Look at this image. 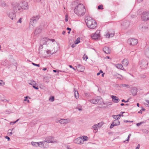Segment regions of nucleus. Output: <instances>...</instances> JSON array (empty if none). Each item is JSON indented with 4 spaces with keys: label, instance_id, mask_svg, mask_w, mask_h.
<instances>
[{
    "label": "nucleus",
    "instance_id": "nucleus-1",
    "mask_svg": "<svg viewBox=\"0 0 149 149\" xmlns=\"http://www.w3.org/2000/svg\"><path fill=\"white\" fill-rule=\"evenodd\" d=\"M86 9L84 5L81 3L77 6L74 9V13L79 16H82L85 13Z\"/></svg>",
    "mask_w": 149,
    "mask_h": 149
},
{
    "label": "nucleus",
    "instance_id": "nucleus-2",
    "mask_svg": "<svg viewBox=\"0 0 149 149\" xmlns=\"http://www.w3.org/2000/svg\"><path fill=\"white\" fill-rule=\"evenodd\" d=\"M87 26L91 29H95L97 26L96 22L91 17H89L85 21Z\"/></svg>",
    "mask_w": 149,
    "mask_h": 149
},
{
    "label": "nucleus",
    "instance_id": "nucleus-3",
    "mask_svg": "<svg viewBox=\"0 0 149 149\" xmlns=\"http://www.w3.org/2000/svg\"><path fill=\"white\" fill-rule=\"evenodd\" d=\"M39 15L36 16H33L30 19L29 26H32L33 28L34 26V25L36 23L37 21L40 18Z\"/></svg>",
    "mask_w": 149,
    "mask_h": 149
},
{
    "label": "nucleus",
    "instance_id": "nucleus-4",
    "mask_svg": "<svg viewBox=\"0 0 149 149\" xmlns=\"http://www.w3.org/2000/svg\"><path fill=\"white\" fill-rule=\"evenodd\" d=\"M141 19L143 21H146L149 20V11L146 10L143 12L142 14Z\"/></svg>",
    "mask_w": 149,
    "mask_h": 149
},
{
    "label": "nucleus",
    "instance_id": "nucleus-5",
    "mask_svg": "<svg viewBox=\"0 0 149 149\" xmlns=\"http://www.w3.org/2000/svg\"><path fill=\"white\" fill-rule=\"evenodd\" d=\"M44 29V25L41 24V25L37 27L35 30L34 33L35 35H37L40 33Z\"/></svg>",
    "mask_w": 149,
    "mask_h": 149
},
{
    "label": "nucleus",
    "instance_id": "nucleus-6",
    "mask_svg": "<svg viewBox=\"0 0 149 149\" xmlns=\"http://www.w3.org/2000/svg\"><path fill=\"white\" fill-rule=\"evenodd\" d=\"M148 64V63L147 60L144 59L141 60L139 62L140 66L142 68L147 67Z\"/></svg>",
    "mask_w": 149,
    "mask_h": 149
},
{
    "label": "nucleus",
    "instance_id": "nucleus-7",
    "mask_svg": "<svg viewBox=\"0 0 149 149\" xmlns=\"http://www.w3.org/2000/svg\"><path fill=\"white\" fill-rule=\"evenodd\" d=\"M21 8L27 10L29 8V6L28 3L25 1H22L20 3Z\"/></svg>",
    "mask_w": 149,
    "mask_h": 149
},
{
    "label": "nucleus",
    "instance_id": "nucleus-8",
    "mask_svg": "<svg viewBox=\"0 0 149 149\" xmlns=\"http://www.w3.org/2000/svg\"><path fill=\"white\" fill-rule=\"evenodd\" d=\"M91 103L94 104H100L101 103V100L99 97H97L95 99H93L91 101Z\"/></svg>",
    "mask_w": 149,
    "mask_h": 149
},
{
    "label": "nucleus",
    "instance_id": "nucleus-9",
    "mask_svg": "<svg viewBox=\"0 0 149 149\" xmlns=\"http://www.w3.org/2000/svg\"><path fill=\"white\" fill-rule=\"evenodd\" d=\"M128 42L130 45H135L137 44L138 40L133 38L129 39L128 40Z\"/></svg>",
    "mask_w": 149,
    "mask_h": 149
},
{
    "label": "nucleus",
    "instance_id": "nucleus-10",
    "mask_svg": "<svg viewBox=\"0 0 149 149\" xmlns=\"http://www.w3.org/2000/svg\"><path fill=\"white\" fill-rule=\"evenodd\" d=\"M119 119H116V120H113L112 123L110 125V128L111 129H112L113 128L114 126H116L119 125H120V123L119 120H118Z\"/></svg>",
    "mask_w": 149,
    "mask_h": 149
},
{
    "label": "nucleus",
    "instance_id": "nucleus-11",
    "mask_svg": "<svg viewBox=\"0 0 149 149\" xmlns=\"http://www.w3.org/2000/svg\"><path fill=\"white\" fill-rule=\"evenodd\" d=\"M130 22L129 21L125 20L121 24V26L123 29H125L127 28L129 26Z\"/></svg>",
    "mask_w": 149,
    "mask_h": 149
},
{
    "label": "nucleus",
    "instance_id": "nucleus-12",
    "mask_svg": "<svg viewBox=\"0 0 149 149\" xmlns=\"http://www.w3.org/2000/svg\"><path fill=\"white\" fill-rule=\"evenodd\" d=\"M100 31L97 30L95 33L93 35H91V38L93 39L96 40L98 39L100 37Z\"/></svg>",
    "mask_w": 149,
    "mask_h": 149
},
{
    "label": "nucleus",
    "instance_id": "nucleus-13",
    "mask_svg": "<svg viewBox=\"0 0 149 149\" xmlns=\"http://www.w3.org/2000/svg\"><path fill=\"white\" fill-rule=\"evenodd\" d=\"M13 10L15 12L17 11L18 10H20L21 8V7L19 3H16L13 8Z\"/></svg>",
    "mask_w": 149,
    "mask_h": 149
},
{
    "label": "nucleus",
    "instance_id": "nucleus-14",
    "mask_svg": "<svg viewBox=\"0 0 149 149\" xmlns=\"http://www.w3.org/2000/svg\"><path fill=\"white\" fill-rule=\"evenodd\" d=\"M74 143L77 144H82L84 140L81 137H79L76 139L74 141Z\"/></svg>",
    "mask_w": 149,
    "mask_h": 149
},
{
    "label": "nucleus",
    "instance_id": "nucleus-15",
    "mask_svg": "<svg viewBox=\"0 0 149 149\" xmlns=\"http://www.w3.org/2000/svg\"><path fill=\"white\" fill-rule=\"evenodd\" d=\"M70 121L69 119H61L58 121V122L62 124H66Z\"/></svg>",
    "mask_w": 149,
    "mask_h": 149
},
{
    "label": "nucleus",
    "instance_id": "nucleus-16",
    "mask_svg": "<svg viewBox=\"0 0 149 149\" xmlns=\"http://www.w3.org/2000/svg\"><path fill=\"white\" fill-rule=\"evenodd\" d=\"M111 97L113 101L115 103H117L120 101V100L116 96L113 95L111 96Z\"/></svg>",
    "mask_w": 149,
    "mask_h": 149
},
{
    "label": "nucleus",
    "instance_id": "nucleus-17",
    "mask_svg": "<svg viewBox=\"0 0 149 149\" xmlns=\"http://www.w3.org/2000/svg\"><path fill=\"white\" fill-rule=\"evenodd\" d=\"M45 141L48 143H54V138L51 136H49L46 139Z\"/></svg>",
    "mask_w": 149,
    "mask_h": 149
},
{
    "label": "nucleus",
    "instance_id": "nucleus-18",
    "mask_svg": "<svg viewBox=\"0 0 149 149\" xmlns=\"http://www.w3.org/2000/svg\"><path fill=\"white\" fill-rule=\"evenodd\" d=\"M103 51L106 54H108L110 53V50L108 47H104L103 49Z\"/></svg>",
    "mask_w": 149,
    "mask_h": 149
},
{
    "label": "nucleus",
    "instance_id": "nucleus-19",
    "mask_svg": "<svg viewBox=\"0 0 149 149\" xmlns=\"http://www.w3.org/2000/svg\"><path fill=\"white\" fill-rule=\"evenodd\" d=\"M122 63L124 66H127L129 62L127 59H124L122 61Z\"/></svg>",
    "mask_w": 149,
    "mask_h": 149
},
{
    "label": "nucleus",
    "instance_id": "nucleus-20",
    "mask_svg": "<svg viewBox=\"0 0 149 149\" xmlns=\"http://www.w3.org/2000/svg\"><path fill=\"white\" fill-rule=\"evenodd\" d=\"M115 66L119 69L123 70H124V68H123V66L121 64H115Z\"/></svg>",
    "mask_w": 149,
    "mask_h": 149
},
{
    "label": "nucleus",
    "instance_id": "nucleus-21",
    "mask_svg": "<svg viewBox=\"0 0 149 149\" xmlns=\"http://www.w3.org/2000/svg\"><path fill=\"white\" fill-rule=\"evenodd\" d=\"M8 16L11 19L13 20V18L15 17V14L14 13L12 12L9 13L8 15Z\"/></svg>",
    "mask_w": 149,
    "mask_h": 149
},
{
    "label": "nucleus",
    "instance_id": "nucleus-22",
    "mask_svg": "<svg viewBox=\"0 0 149 149\" xmlns=\"http://www.w3.org/2000/svg\"><path fill=\"white\" fill-rule=\"evenodd\" d=\"M140 27H141V28L140 29H142V31H145L148 28V25H147V26H142V25H140Z\"/></svg>",
    "mask_w": 149,
    "mask_h": 149
},
{
    "label": "nucleus",
    "instance_id": "nucleus-23",
    "mask_svg": "<svg viewBox=\"0 0 149 149\" xmlns=\"http://www.w3.org/2000/svg\"><path fill=\"white\" fill-rule=\"evenodd\" d=\"M119 87L120 88H122L123 87H125L127 88H130V86L128 84H122L120 85Z\"/></svg>",
    "mask_w": 149,
    "mask_h": 149
},
{
    "label": "nucleus",
    "instance_id": "nucleus-24",
    "mask_svg": "<svg viewBox=\"0 0 149 149\" xmlns=\"http://www.w3.org/2000/svg\"><path fill=\"white\" fill-rule=\"evenodd\" d=\"M28 83L30 85H32V86L36 84V82L33 80H31L29 81Z\"/></svg>",
    "mask_w": 149,
    "mask_h": 149
},
{
    "label": "nucleus",
    "instance_id": "nucleus-25",
    "mask_svg": "<svg viewBox=\"0 0 149 149\" xmlns=\"http://www.w3.org/2000/svg\"><path fill=\"white\" fill-rule=\"evenodd\" d=\"M145 54L147 57L149 58V47L146 50Z\"/></svg>",
    "mask_w": 149,
    "mask_h": 149
},
{
    "label": "nucleus",
    "instance_id": "nucleus-26",
    "mask_svg": "<svg viewBox=\"0 0 149 149\" xmlns=\"http://www.w3.org/2000/svg\"><path fill=\"white\" fill-rule=\"evenodd\" d=\"M81 66L80 65H79L77 67V70L79 72H82L83 71L81 69Z\"/></svg>",
    "mask_w": 149,
    "mask_h": 149
},
{
    "label": "nucleus",
    "instance_id": "nucleus-27",
    "mask_svg": "<svg viewBox=\"0 0 149 149\" xmlns=\"http://www.w3.org/2000/svg\"><path fill=\"white\" fill-rule=\"evenodd\" d=\"M38 146H39L41 148L44 147L43 142H38Z\"/></svg>",
    "mask_w": 149,
    "mask_h": 149
},
{
    "label": "nucleus",
    "instance_id": "nucleus-28",
    "mask_svg": "<svg viewBox=\"0 0 149 149\" xmlns=\"http://www.w3.org/2000/svg\"><path fill=\"white\" fill-rule=\"evenodd\" d=\"M92 127L93 129H94V130H95V131H97L98 130L97 128L99 127H98V125L96 124L93 126Z\"/></svg>",
    "mask_w": 149,
    "mask_h": 149
},
{
    "label": "nucleus",
    "instance_id": "nucleus-29",
    "mask_svg": "<svg viewBox=\"0 0 149 149\" xmlns=\"http://www.w3.org/2000/svg\"><path fill=\"white\" fill-rule=\"evenodd\" d=\"M83 138H82L83 140H84V141H88V137L86 136H82Z\"/></svg>",
    "mask_w": 149,
    "mask_h": 149
},
{
    "label": "nucleus",
    "instance_id": "nucleus-30",
    "mask_svg": "<svg viewBox=\"0 0 149 149\" xmlns=\"http://www.w3.org/2000/svg\"><path fill=\"white\" fill-rule=\"evenodd\" d=\"M38 142H35L32 141L31 142V144L33 146H35L36 147L38 146Z\"/></svg>",
    "mask_w": 149,
    "mask_h": 149
},
{
    "label": "nucleus",
    "instance_id": "nucleus-31",
    "mask_svg": "<svg viewBox=\"0 0 149 149\" xmlns=\"http://www.w3.org/2000/svg\"><path fill=\"white\" fill-rule=\"evenodd\" d=\"M80 38H78L74 42L75 44H77L80 42Z\"/></svg>",
    "mask_w": 149,
    "mask_h": 149
},
{
    "label": "nucleus",
    "instance_id": "nucleus-32",
    "mask_svg": "<svg viewBox=\"0 0 149 149\" xmlns=\"http://www.w3.org/2000/svg\"><path fill=\"white\" fill-rule=\"evenodd\" d=\"M97 8L99 10H102L103 9V6L102 5H101L98 6Z\"/></svg>",
    "mask_w": 149,
    "mask_h": 149
},
{
    "label": "nucleus",
    "instance_id": "nucleus-33",
    "mask_svg": "<svg viewBox=\"0 0 149 149\" xmlns=\"http://www.w3.org/2000/svg\"><path fill=\"white\" fill-rule=\"evenodd\" d=\"M54 100V96H51L49 99V100L52 102Z\"/></svg>",
    "mask_w": 149,
    "mask_h": 149
},
{
    "label": "nucleus",
    "instance_id": "nucleus-34",
    "mask_svg": "<svg viewBox=\"0 0 149 149\" xmlns=\"http://www.w3.org/2000/svg\"><path fill=\"white\" fill-rule=\"evenodd\" d=\"M85 58H86V59H87L88 58V56H86V54H84V55L83 56V59L84 60H85Z\"/></svg>",
    "mask_w": 149,
    "mask_h": 149
},
{
    "label": "nucleus",
    "instance_id": "nucleus-35",
    "mask_svg": "<svg viewBox=\"0 0 149 149\" xmlns=\"http://www.w3.org/2000/svg\"><path fill=\"white\" fill-rule=\"evenodd\" d=\"M77 94L76 95V93H75L74 95H75V98L76 99H77L79 97V94H78V92L77 91Z\"/></svg>",
    "mask_w": 149,
    "mask_h": 149
},
{
    "label": "nucleus",
    "instance_id": "nucleus-36",
    "mask_svg": "<svg viewBox=\"0 0 149 149\" xmlns=\"http://www.w3.org/2000/svg\"><path fill=\"white\" fill-rule=\"evenodd\" d=\"M141 10H138L137 12V14L138 15H140L141 14H142V13H141Z\"/></svg>",
    "mask_w": 149,
    "mask_h": 149
},
{
    "label": "nucleus",
    "instance_id": "nucleus-37",
    "mask_svg": "<svg viewBox=\"0 0 149 149\" xmlns=\"http://www.w3.org/2000/svg\"><path fill=\"white\" fill-rule=\"evenodd\" d=\"M96 125H98V127H101L102 125V123H98Z\"/></svg>",
    "mask_w": 149,
    "mask_h": 149
},
{
    "label": "nucleus",
    "instance_id": "nucleus-38",
    "mask_svg": "<svg viewBox=\"0 0 149 149\" xmlns=\"http://www.w3.org/2000/svg\"><path fill=\"white\" fill-rule=\"evenodd\" d=\"M117 116H118V117L117 118V119H120V116H123V114H118L117 115Z\"/></svg>",
    "mask_w": 149,
    "mask_h": 149
},
{
    "label": "nucleus",
    "instance_id": "nucleus-39",
    "mask_svg": "<svg viewBox=\"0 0 149 149\" xmlns=\"http://www.w3.org/2000/svg\"><path fill=\"white\" fill-rule=\"evenodd\" d=\"M105 36L107 38H109L110 37V36L109 34V33H107L105 35Z\"/></svg>",
    "mask_w": 149,
    "mask_h": 149
},
{
    "label": "nucleus",
    "instance_id": "nucleus-40",
    "mask_svg": "<svg viewBox=\"0 0 149 149\" xmlns=\"http://www.w3.org/2000/svg\"><path fill=\"white\" fill-rule=\"evenodd\" d=\"M32 64L33 65H34V66H38V67H39L40 66V65L39 64H36V63H32Z\"/></svg>",
    "mask_w": 149,
    "mask_h": 149
},
{
    "label": "nucleus",
    "instance_id": "nucleus-41",
    "mask_svg": "<svg viewBox=\"0 0 149 149\" xmlns=\"http://www.w3.org/2000/svg\"><path fill=\"white\" fill-rule=\"evenodd\" d=\"M109 34L110 36V37H112L114 35V33H109Z\"/></svg>",
    "mask_w": 149,
    "mask_h": 149
},
{
    "label": "nucleus",
    "instance_id": "nucleus-42",
    "mask_svg": "<svg viewBox=\"0 0 149 149\" xmlns=\"http://www.w3.org/2000/svg\"><path fill=\"white\" fill-rule=\"evenodd\" d=\"M124 122L125 123H127V122H132L133 121H130V120H124Z\"/></svg>",
    "mask_w": 149,
    "mask_h": 149
},
{
    "label": "nucleus",
    "instance_id": "nucleus-43",
    "mask_svg": "<svg viewBox=\"0 0 149 149\" xmlns=\"http://www.w3.org/2000/svg\"><path fill=\"white\" fill-rule=\"evenodd\" d=\"M112 117H113V118H114V119H115V120H116V119L117 118H118V116H117V115H113Z\"/></svg>",
    "mask_w": 149,
    "mask_h": 149
},
{
    "label": "nucleus",
    "instance_id": "nucleus-44",
    "mask_svg": "<svg viewBox=\"0 0 149 149\" xmlns=\"http://www.w3.org/2000/svg\"><path fill=\"white\" fill-rule=\"evenodd\" d=\"M134 91V93H132V94H133V95H136V93H137V91H136L135 90H133L132 91Z\"/></svg>",
    "mask_w": 149,
    "mask_h": 149
},
{
    "label": "nucleus",
    "instance_id": "nucleus-45",
    "mask_svg": "<svg viewBox=\"0 0 149 149\" xmlns=\"http://www.w3.org/2000/svg\"><path fill=\"white\" fill-rule=\"evenodd\" d=\"M35 85H33V87L35 89H36V90H38V89L39 88H38V86H37L36 87V86H35Z\"/></svg>",
    "mask_w": 149,
    "mask_h": 149
},
{
    "label": "nucleus",
    "instance_id": "nucleus-46",
    "mask_svg": "<svg viewBox=\"0 0 149 149\" xmlns=\"http://www.w3.org/2000/svg\"><path fill=\"white\" fill-rule=\"evenodd\" d=\"M2 82H3V84H4V82L3 81H2V80H0V86L3 85L2 83Z\"/></svg>",
    "mask_w": 149,
    "mask_h": 149
},
{
    "label": "nucleus",
    "instance_id": "nucleus-47",
    "mask_svg": "<svg viewBox=\"0 0 149 149\" xmlns=\"http://www.w3.org/2000/svg\"><path fill=\"white\" fill-rule=\"evenodd\" d=\"M121 101L122 102H129V100L128 99L127 101H125L124 99H123Z\"/></svg>",
    "mask_w": 149,
    "mask_h": 149
},
{
    "label": "nucleus",
    "instance_id": "nucleus-48",
    "mask_svg": "<svg viewBox=\"0 0 149 149\" xmlns=\"http://www.w3.org/2000/svg\"><path fill=\"white\" fill-rule=\"evenodd\" d=\"M5 138L8 139V141H9L10 140V138L9 137L7 136H5Z\"/></svg>",
    "mask_w": 149,
    "mask_h": 149
},
{
    "label": "nucleus",
    "instance_id": "nucleus-49",
    "mask_svg": "<svg viewBox=\"0 0 149 149\" xmlns=\"http://www.w3.org/2000/svg\"><path fill=\"white\" fill-rule=\"evenodd\" d=\"M89 95V93H86L85 94V96L87 97H88Z\"/></svg>",
    "mask_w": 149,
    "mask_h": 149
},
{
    "label": "nucleus",
    "instance_id": "nucleus-50",
    "mask_svg": "<svg viewBox=\"0 0 149 149\" xmlns=\"http://www.w3.org/2000/svg\"><path fill=\"white\" fill-rule=\"evenodd\" d=\"M77 109H78V110L79 111H81L82 110L81 107H78L77 108Z\"/></svg>",
    "mask_w": 149,
    "mask_h": 149
},
{
    "label": "nucleus",
    "instance_id": "nucleus-51",
    "mask_svg": "<svg viewBox=\"0 0 149 149\" xmlns=\"http://www.w3.org/2000/svg\"><path fill=\"white\" fill-rule=\"evenodd\" d=\"M15 123H16V122H15V121H14V122H10V124L11 125H13L14 124H15Z\"/></svg>",
    "mask_w": 149,
    "mask_h": 149
},
{
    "label": "nucleus",
    "instance_id": "nucleus-52",
    "mask_svg": "<svg viewBox=\"0 0 149 149\" xmlns=\"http://www.w3.org/2000/svg\"><path fill=\"white\" fill-rule=\"evenodd\" d=\"M140 146L139 144H138L136 147V149H139Z\"/></svg>",
    "mask_w": 149,
    "mask_h": 149
},
{
    "label": "nucleus",
    "instance_id": "nucleus-53",
    "mask_svg": "<svg viewBox=\"0 0 149 149\" xmlns=\"http://www.w3.org/2000/svg\"><path fill=\"white\" fill-rule=\"evenodd\" d=\"M19 22L20 23L22 22V19L21 18H20L19 20L17 22L18 23Z\"/></svg>",
    "mask_w": 149,
    "mask_h": 149
},
{
    "label": "nucleus",
    "instance_id": "nucleus-54",
    "mask_svg": "<svg viewBox=\"0 0 149 149\" xmlns=\"http://www.w3.org/2000/svg\"><path fill=\"white\" fill-rule=\"evenodd\" d=\"M6 3H3L2 4V6H6Z\"/></svg>",
    "mask_w": 149,
    "mask_h": 149
},
{
    "label": "nucleus",
    "instance_id": "nucleus-55",
    "mask_svg": "<svg viewBox=\"0 0 149 149\" xmlns=\"http://www.w3.org/2000/svg\"><path fill=\"white\" fill-rule=\"evenodd\" d=\"M76 44H72V45H71V47L72 48H73L75 46V45Z\"/></svg>",
    "mask_w": 149,
    "mask_h": 149
},
{
    "label": "nucleus",
    "instance_id": "nucleus-56",
    "mask_svg": "<svg viewBox=\"0 0 149 149\" xmlns=\"http://www.w3.org/2000/svg\"><path fill=\"white\" fill-rule=\"evenodd\" d=\"M46 52L49 55L50 54L49 53H50V52L49 50H48L47 51H46Z\"/></svg>",
    "mask_w": 149,
    "mask_h": 149
},
{
    "label": "nucleus",
    "instance_id": "nucleus-57",
    "mask_svg": "<svg viewBox=\"0 0 149 149\" xmlns=\"http://www.w3.org/2000/svg\"><path fill=\"white\" fill-rule=\"evenodd\" d=\"M141 124V123H137L136 124V125L137 126H139Z\"/></svg>",
    "mask_w": 149,
    "mask_h": 149
},
{
    "label": "nucleus",
    "instance_id": "nucleus-58",
    "mask_svg": "<svg viewBox=\"0 0 149 149\" xmlns=\"http://www.w3.org/2000/svg\"><path fill=\"white\" fill-rule=\"evenodd\" d=\"M49 40L52 41V42H54L55 41V40L53 39H49Z\"/></svg>",
    "mask_w": 149,
    "mask_h": 149
},
{
    "label": "nucleus",
    "instance_id": "nucleus-59",
    "mask_svg": "<svg viewBox=\"0 0 149 149\" xmlns=\"http://www.w3.org/2000/svg\"><path fill=\"white\" fill-rule=\"evenodd\" d=\"M67 29L69 31H71V29L69 27L67 28Z\"/></svg>",
    "mask_w": 149,
    "mask_h": 149
},
{
    "label": "nucleus",
    "instance_id": "nucleus-60",
    "mask_svg": "<svg viewBox=\"0 0 149 149\" xmlns=\"http://www.w3.org/2000/svg\"><path fill=\"white\" fill-rule=\"evenodd\" d=\"M59 72H65V71H62V70H58V73Z\"/></svg>",
    "mask_w": 149,
    "mask_h": 149
},
{
    "label": "nucleus",
    "instance_id": "nucleus-61",
    "mask_svg": "<svg viewBox=\"0 0 149 149\" xmlns=\"http://www.w3.org/2000/svg\"><path fill=\"white\" fill-rule=\"evenodd\" d=\"M143 0H137V1L138 2L140 3Z\"/></svg>",
    "mask_w": 149,
    "mask_h": 149
},
{
    "label": "nucleus",
    "instance_id": "nucleus-62",
    "mask_svg": "<svg viewBox=\"0 0 149 149\" xmlns=\"http://www.w3.org/2000/svg\"><path fill=\"white\" fill-rule=\"evenodd\" d=\"M65 32H65V31H63V32H62V34H63V35H65Z\"/></svg>",
    "mask_w": 149,
    "mask_h": 149
},
{
    "label": "nucleus",
    "instance_id": "nucleus-63",
    "mask_svg": "<svg viewBox=\"0 0 149 149\" xmlns=\"http://www.w3.org/2000/svg\"><path fill=\"white\" fill-rule=\"evenodd\" d=\"M144 132H146V133H148V130H144Z\"/></svg>",
    "mask_w": 149,
    "mask_h": 149
},
{
    "label": "nucleus",
    "instance_id": "nucleus-64",
    "mask_svg": "<svg viewBox=\"0 0 149 149\" xmlns=\"http://www.w3.org/2000/svg\"><path fill=\"white\" fill-rule=\"evenodd\" d=\"M138 113H142V111L141 110H140V111H139L138 112Z\"/></svg>",
    "mask_w": 149,
    "mask_h": 149
}]
</instances>
